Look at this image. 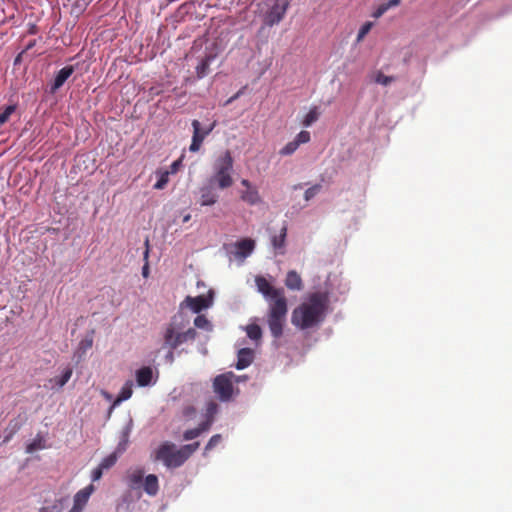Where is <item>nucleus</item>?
Listing matches in <instances>:
<instances>
[{"label":"nucleus","mask_w":512,"mask_h":512,"mask_svg":"<svg viewBox=\"0 0 512 512\" xmlns=\"http://www.w3.org/2000/svg\"><path fill=\"white\" fill-rule=\"evenodd\" d=\"M257 291L268 303L267 323L274 338H280L288 312V302L283 288L274 287L265 277L256 276Z\"/></svg>","instance_id":"nucleus-1"},{"label":"nucleus","mask_w":512,"mask_h":512,"mask_svg":"<svg viewBox=\"0 0 512 512\" xmlns=\"http://www.w3.org/2000/svg\"><path fill=\"white\" fill-rule=\"evenodd\" d=\"M328 302L329 299L326 293H312L306 302L293 310L292 324L302 330L318 325L324 319Z\"/></svg>","instance_id":"nucleus-2"},{"label":"nucleus","mask_w":512,"mask_h":512,"mask_svg":"<svg viewBox=\"0 0 512 512\" xmlns=\"http://www.w3.org/2000/svg\"><path fill=\"white\" fill-rule=\"evenodd\" d=\"M189 319L181 311L176 313L163 330V347L175 350L187 342H193L197 337L194 328L188 327Z\"/></svg>","instance_id":"nucleus-3"},{"label":"nucleus","mask_w":512,"mask_h":512,"mask_svg":"<svg viewBox=\"0 0 512 512\" xmlns=\"http://www.w3.org/2000/svg\"><path fill=\"white\" fill-rule=\"evenodd\" d=\"M233 163L234 160L229 150L217 157L213 165L214 174L210 182L216 184L222 190L230 188L234 183L232 177Z\"/></svg>","instance_id":"nucleus-4"},{"label":"nucleus","mask_w":512,"mask_h":512,"mask_svg":"<svg viewBox=\"0 0 512 512\" xmlns=\"http://www.w3.org/2000/svg\"><path fill=\"white\" fill-rule=\"evenodd\" d=\"M155 459L162 461L167 468H177L183 465L187 460L182 447L176 448L172 442L162 443L155 452Z\"/></svg>","instance_id":"nucleus-5"},{"label":"nucleus","mask_w":512,"mask_h":512,"mask_svg":"<svg viewBox=\"0 0 512 512\" xmlns=\"http://www.w3.org/2000/svg\"><path fill=\"white\" fill-rule=\"evenodd\" d=\"M233 378V372L223 373L214 378L213 391L223 402H227L232 398Z\"/></svg>","instance_id":"nucleus-6"},{"label":"nucleus","mask_w":512,"mask_h":512,"mask_svg":"<svg viewBox=\"0 0 512 512\" xmlns=\"http://www.w3.org/2000/svg\"><path fill=\"white\" fill-rule=\"evenodd\" d=\"M213 301V291L210 290L208 295H199L196 297L187 296L180 304V307L187 306L194 313H200L202 310L209 308Z\"/></svg>","instance_id":"nucleus-7"},{"label":"nucleus","mask_w":512,"mask_h":512,"mask_svg":"<svg viewBox=\"0 0 512 512\" xmlns=\"http://www.w3.org/2000/svg\"><path fill=\"white\" fill-rule=\"evenodd\" d=\"M288 5V2L285 0H283L281 3L279 0H276V2L271 6V8L266 12L264 16L265 25L272 27L278 24L284 18Z\"/></svg>","instance_id":"nucleus-8"},{"label":"nucleus","mask_w":512,"mask_h":512,"mask_svg":"<svg viewBox=\"0 0 512 512\" xmlns=\"http://www.w3.org/2000/svg\"><path fill=\"white\" fill-rule=\"evenodd\" d=\"M193 136L189 147L191 152H198L204 139L212 132L215 127V122L210 125L207 129H202L201 124L198 120L192 121Z\"/></svg>","instance_id":"nucleus-9"},{"label":"nucleus","mask_w":512,"mask_h":512,"mask_svg":"<svg viewBox=\"0 0 512 512\" xmlns=\"http://www.w3.org/2000/svg\"><path fill=\"white\" fill-rule=\"evenodd\" d=\"M241 185L246 188L240 193V199L243 202L251 206L261 203L262 199L257 188L254 187L249 180L242 179Z\"/></svg>","instance_id":"nucleus-10"},{"label":"nucleus","mask_w":512,"mask_h":512,"mask_svg":"<svg viewBox=\"0 0 512 512\" xmlns=\"http://www.w3.org/2000/svg\"><path fill=\"white\" fill-rule=\"evenodd\" d=\"M213 184L209 181V184L199 188V204L201 206H212L218 202L219 195Z\"/></svg>","instance_id":"nucleus-11"},{"label":"nucleus","mask_w":512,"mask_h":512,"mask_svg":"<svg viewBox=\"0 0 512 512\" xmlns=\"http://www.w3.org/2000/svg\"><path fill=\"white\" fill-rule=\"evenodd\" d=\"M95 487L93 484H90L83 489L79 490L73 498V506L72 509H74L77 512H82L85 506L87 505L90 496L94 492Z\"/></svg>","instance_id":"nucleus-12"},{"label":"nucleus","mask_w":512,"mask_h":512,"mask_svg":"<svg viewBox=\"0 0 512 512\" xmlns=\"http://www.w3.org/2000/svg\"><path fill=\"white\" fill-rule=\"evenodd\" d=\"M144 479V470L142 468L130 469L126 473V483L131 490L141 488Z\"/></svg>","instance_id":"nucleus-13"},{"label":"nucleus","mask_w":512,"mask_h":512,"mask_svg":"<svg viewBox=\"0 0 512 512\" xmlns=\"http://www.w3.org/2000/svg\"><path fill=\"white\" fill-rule=\"evenodd\" d=\"M74 67L69 65L63 67L55 76L54 82L51 86V91L56 92L59 88H61L66 80L73 74Z\"/></svg>","instance_id":"nucleus-14"},{"label":"nucleus","mask_w":512,"mask_h":512,"mask_svg":"<svg viewBox=\"0 0 512 512\" xmlns=\"http://www.w3.org/2000/svg\"><path fill=\"white\" fill-rule=\"evenodd\" d=\"M138 386L145 387L153 383V370L149 366L138 369L135 373Z\"/></svg>","instance_id":"nucleus-15"},{"label":"nucleus","mask_w":512,"mask_h":512,"mask_svg":"<svg viewBox=\"0 0 512 512\" xmlns=\"http://www.w3.org/2000/svg\"><path fill=\"white\" fill-rule=\"evenodd\" d=\"M132 394H133V382L131 380H128V381L125 382V384L121 388L118 396L116 397V399L112 403V405H111V407L109 409V413H111L113 411V409L116 406H118L120 403H122L123 401L128 400L132 396Z\"/></svg>","instance_id":"nucleus-16"},{"label":"nucleus","mask_w":512,"mask_h":512,"mask_svg":"<svg viewBox=\"0 0 512 512\" xmlns=\"http://www.w3.org/2000/svg\"><path fill=\"white\" fill-rule=\"evenodd\" d=\"M141 487L149 496H156L159 491V481L155 474L147 475L142 482Z\"/></svg>","instance_id":"nucleus-17"},{"label":"nucleus","mask_w":512,"mask_h":512,"mask_svg":"<svg viewBox=\"0 0 512 512\" xmlns=\"http://www.w3.org/2000/svg\"><path fill=\"white\" fill-rule=\"evenodd\" d=\"M254 354L250 348H242L238 352L236 369L242 370L248 367L253 362Z\"/></svg>","instance_id":"nucleus-18"},{"label":"nucleus","mask_w":512,"mask_h":512,"mask_svg":"<svg viewBox=\"0 0 512 512\" xmlns=\"http://www.w3.org/2000/svg\"><path fill=\"white\" fill-rule=\"evenodd\" d=\"M284 282L290 290L300 291L303 289L302 278L295 270L288 271Z\"/></svg>","instance_id":"nucleus-19"},{"label":"nucleus","mask_w":512,"mask_h":512,"mask_svg":"<svg viewBox=\"0 0 512 512\" xmlns=\"http://www.w3.org/2000/svg\"><path fill=\"white\" fill-rule=\"evenodd\" d=\"M237 255L240 257L249 256L255 248V242L252 239L245 238L236 243Z\"/></svg>","instance_id":"nucleus-20"},{"label":"nucleus","mask_w":512,"mask_h":512,"mask_svg":"<svg viewBox=\"0 0 512 512\" xmlns=\"http://www.w3.org/2000/svg\"><path fill=\"white\" fill-rule=\"evenodd\" d=\"M218 412V405L214 401H209L205 409V420L202 422L204 425H208V429L211 428L215 415Z\"/></svg>","instance_id":"nucleus-21"},{"label":"nucleus","mask_w":512,"mask_h":512,"mask_svg":"<svg viewBox=\"0 0 512 512\" xmlns=\"http://www.w3.org/2000/svg\"><path fill=\"white\" fill-rule=\"evenodd\" d=\"M213 59V55H206L203 59H201L199 64L196 66L197 78L201 79L209 73V66Z\"/></svg>","instance_id":"nucleus-22"},{"label":"nucleus","mask_w":512,"mask_h":512,"mask_svg":"<svg viewBox=\"0 0 512 512\" xmlns=\"http://www.w3.org/2000/svg\"><path fill=\"white\" fill-rule=\"evenodd\" d=\"M286 236H287V225L284 224L280 230V233L278 235H274L271 239V244H272L273 248L276 250L283 249L285 247Z\"/></svg>","instance_id":"nucleus-23"},{"label":"nucleus","mask_w":512,"mask_h":512,"mask_svg":"<svg viewBox=\"0 0 512 512\" xmlns=\"http://www.w3.org/2000/svg\"><path fill=\"white\" fill-rule=\"evenodd\" d=\"M208 425H204L203 423H200L197 427L188 429L183 433V439L185 441L193 440L197 437H199L202 433L207 432Z\"/></svg>","instance_id":"nucleus-24"},{"label":"nucleus","mask_w":512,"mask_h":512,"mask_svg":"<svg viewBox=\"0 0 512 512\" xmlns=\"http://www.w3.org/2000/svg\"><path fill=\"white\" fill-rule=\"evenodd\" d=\"M20 428L21 424L17 420H11L5 429V436L3 438L2 444L8 443Z\"/></svg>","instance_id":"nucleus-25"},{"label":"nucleus","mask_w":512,"mask_h":512,"mask_svg":"<svg viewBox=\"0 0 512 512\" xmlns=\"http://www.w3.org/2000/svg\"><path fill=\"white\" fill-rule=\"evenodd\" d=\"M400 0H389L386 3H383L377 7V9L372 13L374 18H380L384 13H386L390 8L396 7L400 4Z\"/></svg>","instance_id":"nucleus-26"},{"label":"nucleus","mask_w":512,"mask_h":512,"mask_svg":"<svg viewBox=\"0 0 512 512\" xmlns=\"http://www.w3.org/2000/svg\"><path fill=\"white\" fill-rule=\"evenodd\" d=\"M247 336L254 341H258L262 337L261 327L257 324H249L246 327Z\"/></svg>","instance_id":"nucleus-27"},{"label":"nucleus","mask_w":512,"mask_h":512,"mask_svg":"<svg viewBox=\"0 0 512 512\" xmlns=\"http://www.w3.org/2000/svg\"><path fill=\"white\" fill-rule=\"evenodd\" d=\"M319 118V111L317 107H312L310 111L305 115L302 124L305 127L311 126Z\"/></svg>","instance_id":"nucleus-28"},{"label":"nucleus","mask_w":512,"mask_h":512,"mask_svg":"<svg viewBox=\"0 0 512 512\" xmlns=\"http://www.w3.org/2000/svg\"><path fill=\"white\" fill-rule=\"evenodd\" d=\"M157 174L159 175V178L157 182L154 184V189L162 190L166 187L167 183L169 182L170 172L167 170L158 171Z\"/></svg>","instance_id":"nucleus-29"},{"label":"nucleus","mask_w":512,"mask_h":512,"mask_svg":"<svg viewBox=\"0 0 512 512\" xmlns=\"http://www.w3.org/2000/svg\"><path fill=\"white\" fill-rule=\"evenodd\" d=\"M44 440L41 436H37L31 443L26 446V452L31 454L37 450L44 449Z\"/></svg>","instance_id":"nucleus-30"},{"label":"nucleus","mask_w":512,"mask_h":512,"mask_svg":"<svg viewBox=\"0 0 512 512\" xmlns=\"http://www.w3.org/2000/svg\"><path fill=\"white\" fill-rule=\"evenodd\" d=\"M72 373H73V370L71 367H67L63 373L61 374V376L59 377H56L54 379L56 385L59 387V388H62L71 378L72 376Z\"/></svg>","instance_id":"nucleus-31"},{"label":"nucleus","mask_w":512,"mask_h":512,"mask_svg":"<svg viewBox=\"0 0 512 512\" xmlns=\"http://www.w3.org/2000/svg\"><path fill=\"white\" fill-rule=\"evenodd\" d=\"M396 78L393 76H386L381 71H377L374 75V82L383 86H388L393 81H395Z\"/></svg>","instance_id":"nucleus-32"},{"label":"nucleus","mask_w":512,"mask_h":512,"mask_svg":"<svg viewBox=\"0 0 512 512\" xmlns=\"http://www.w3.org/2000/svg\"><path fill=\"white\" fill-rule=\"evenodd\" d=\"M194 325L197 328L204 329L206 331H211L212 330V325H211L210 321L207 319V317L205 315H198L194 319Z\"/></svg>","instance_id":"nucleus-33"},{"label":"nucleus","mask_w":512,"mask_h":512,"mask_svg":"<svg viewBox=\"0 0 512 512\" xmlns=\"http://www.w3.org/2000/svg\"><path fill=\"white\" fill-rule=\"evenodd\" d=\"M117 459H118L117 454L115 452H113L110 455L103 458L102 461L100 462L99 466L104 470L110 469L111 467H113L116 464Z\"/></svg>","instance_id":"nucleus-34"},{"label":"nucleus","mask_w":512,"mask_h":512,"mask_svg":"<svg viewBox=\"0 0 512 512\" xmlns=\"http://www.w3.org/2000/svg\"><path fill=\"white\" fill-rule=\"evenodd\" d=\"M373 22H365L361 28L359 29L358 31V34H357V37H356V41L357 43H360L361 41H363V39L365 38V36L370 32V30L372 29L373 27Z\"/></svg>","instance_id":"nucleus-35"},{"label":"nucleus","mask_w":512,"mask_h":512,"mask_svg":"<svg viewBox=\"0 0 512 512\" xmlns=\"http://www.w3.org/2000/svg\"><path fill=\"white\" fill-rule=\"evenodd\" d=\"M299 145L294 139L293 141L288 142L280 151L279 154L282 156L292 155L297 149Z\"/></svg>","instance_id":"nucleus-36"},{"label":"nucleus","mask_w":512,"mask_h":512,"mask_svg":"<svg viewBox=\"0 0 512 512\" xmlns=\"http://www.w3.org/2000/svg\"><path fill=\"white\" fill-rule=\"evenodd\" d=\"M16 105H9L0 113V126L4 125L15 112Z\"/></svg>","instance_id":"nucleus-37"},{"label":"nucleus","mask_w":512,"mask_h":512,"mask_svg":"<svg viewBox=\"0 0 512 512\" xmlns=\"http://www.w3.org/2000/svg\"><path fill=\"white\" fill-rule=\"evenodd\" d=\"M144 260L145 264L142 267V275L144 278H147L149 275V263H148V257H149V239L147 238L145 240V251H144Z\"/></svg>","instance_id":"nucleus-38"},{"label":"nucleus","mask_w":512,"mask_h":512,"mask_svg":"<svg viewBox=\"0 0 512 512\" xmlns=\"http://www.w3.org/2000/svg\"><path fill=\"white\" fill-rule=\"evenodd\" d=\"M222 440V436L220 434H215L213 435L208 443L206 444L205 446V449H204V455L207 454V452H209L210 450H212L214 447H216Z\"/></svg>","instance_id":"nucleus-39"},{"label":"nucleus","mask_w":512,"mask_h":512,"mask_svg":"<svg viewBox=\"0 0 512 512\" xmlns=\"http://www.w3.org/2000/svg\"><path fill=\"white\" fill-rule=\"evenodd\" d=\"M320 190H321L320 184H315L314 186L308 188L304 193L305 200L306 201L311 200L319 193Z\"/></svg>","instance_id":"nucleus-40"},{"label":"nucleus","mask_w":512,"mask_h":512,"mask_svg":"<svg viewBox=\"0 0 512 512\" xmlns=\"http://www.w3.org/2000/svg\"><path fill=\"white\" fill-rule=\"evenodd\" d=\"M182 415L184 418L191 420L196 415V408L193 405H186L182 408Z\"/></svg>","instance_id":"nucleus-41"},{"label":"nucleus","mask_w":512,"mask_h":512,"mask_svg":"<svg viewBox=\"0 0 512 512\" xmlns=\"http://www.w3.org/2000/svg\"><path fill=\"white\" fill-rule=\"evenodd\" d=\"M199 446H200L199 442H194L191 444L183 445L182 449H183L184 453L186 454L187 458L189 459V457L199 448Z\"/></svg>","instance_id":"nucleus-42"},{"label":"nucleus","mask_w":512,"mask_h":512,"mask_svg":"<svg viewBox=\"0 0 512 512\" xmlns=\"http://www.w3.org/2000/svg\"><path fill=\"white\" fill-rule=\"evenodd\" d=\"M310 138V133L306 130H303L297 134L295 140L300 146V144L308 143L310 141Z\"/></svg>","instance_id":"nucleus-43"},{"label":"nucleus","mask_w":512,"mask_h":512,"mask_svg":"<svg viewBox=\"0 0 512 512\" xmlns=\"http://www.w3.org/2000/svg\"><path fill=\"white\" fill-rule=\"evenodd\" d=\"M182 159H183V156H181L179 159L175 160L169 167V172L170 174H175L178 172L179 168L181 167L182 165Z\"/></svg>","instance_id":"nucleus-44"},{"label":"nucleus","mask_w":512,"mask_h":512,"mask_svg":"<svg viewBox=\"0 0 512 512\" xmlns=\"http://www.w3.org/2000/svg\"><path fill=\"white\" fill-rule=\"evenodd\" d=\"M103 471L104 469H102L99 465L98 467H96L93 471H92V474H91V479L92 481H98L101 479L102 475H103Z\"/></svg>","instance_id":"nucleus-45"},{"label":"nucleus","mask_w":512,"mask_h":512,"mask_svg":"<svg viewBox=\"0 0 512 512\" xmlns=\"http://www.w3.org/2000/svg\"><path fill=\"white\" fill-rule=\"evenodd\" d=\"M241 94V91L237 92L235 95H233L232 97H230L227 101H226V105L227 104H230L232 103L234 100H236Z\"/></svg>","instance_id":"nucleus-46"},{"label":"nucleus","mask_w":512,"mask_h":512,"mask_svg":"<svg viewBox=\"0 0 512 512\" xmlns=\"http://www.w3.org/2000/svg\"><path fill=\"white\" fill-rule=\"evenodd\" d=\"M166 359L172 363L174 361V354H173V350H170L168 351V354L166 355Z\"/></svg>","instance_id":"nucleus-47"},{"label":"nucleus","mask_w":512,"mask_h":512,"mask_svg":"<svg viewBox=\"0 0 512 512\" xmlns=\"http://www.w3.org/2000/svg\"><path fill=\"white\" fill-rule=\"evenodd\" d=\"M80 345L84 348H90L92 346V340L87 342L82 341Z\"/></svg>","instance_id":"nucleus-48"},{"label":"nucleus","mask_w":512,"mask_h":512,"mask_svg":"<svg viewBox=\"0 0 512 512\" xmlns=\"http://www.w3.org/2000/svg\"><path fill=\"white\" fill-rule=\"evenodd\" d=\"M23 53H24V52H21V53H19V54L16 56V58H15V60H14V64H15V65H17V64H19V63L21 62V58H22V54H23Z\"/></svg>","instance_id":"nucleus-49"},{"label":"nucleus","mask_w":512,"mask_h":512,"mask_svg":"<svg viewBox=\"0 0 512 512\" xmlns=\"http://www.w3.org/2000/svg\"><path fill=\"white\" fill-rule=\"evenodd\" d=\"M191 219V215L187 214L183 217V222H188Z\"/></svg>","instance_id":"nucleus-50"},{"label":"nucleus","mask_w":512,"mask_h":512,"mask_svg":"<svg viewBox=\"0 0 512 512\" xmlns=\"http://www.w3.org/2000/svg\"><path fill=\"white\" fill-rule=\"evenodd\" d=\"M32 46H33V44H32V43H30V44L27 46L26 50L30 49Z\"/></svg>","instance_id":"nucleus-51"}]
</instances>
